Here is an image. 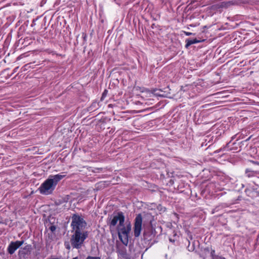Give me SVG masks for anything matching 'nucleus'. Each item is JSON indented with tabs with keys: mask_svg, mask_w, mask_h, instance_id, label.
I'll return each mask as SVG.
<instances>
[{
	"mask_svg": "<svg viewBox=\"0 0 259 259\" xmlns=\"http://www.w3.org/2000/svg\"><path fill=\"white\" fill-rule=\"evenodd\" d=\"M142 224V217L141 214H138L135 220L134 235L139 237L141 234Z\"/></svg>",
	"mask_w": 259,
	"mask_h": 259,
	"instance_id": "39448f33",
	"label": "nucleus"
},
{
	"mask_svg": "<svg viewBox=\"0 0 259 259\" xmlns=\"http://www.w3.org/2000/svg\"><path fill=\"white\" fill-rule=\"evenodd\" d=\"M62 174L49 176V178L45 181L39 188V192L44 195L51 194L55 190L59 182L65 177V175Z\"/></svg>",
	"mask_w": 259,
	"mask_h": 259,
	"instance_id": "f257e3e1",
	"label": "nucleus"
},
{
	"mask_svg": "<svg viewBox=\"0 0 259 259\" xmlns=\"http://www.w3.org/2000/svg\"><path fill=\"white\" fill-rule=\"evenodd\" d=\"M88 236V233L87 231L74 232L71 238L72 246L77 249L80 248Z\"/></svg>",
	"mask_w": 259,
	"mask_h": 259,
	"instance_id": "f03ea898",
	"label": "nucleus"
},
{
	"mask_svg": "<svg viewBox=\"0 0 259 259\" xmlns=\"http://www.w3.org/2000/svg\"><path fill=\"white\" fill-rule=\"evenodd\" d=\"M185 34L187 35V36H189V35H191L192 34H193L191 32H185Z\"/></svg>",
	"mask_w": 259,
	"mask_h": 259,
	"instance_id": "f8f14e48",
	"label": "nucleus"
},
{
	"mask_svg": "<svg viewBox=\"0 0 259 259\" xmlns=\"http://www.w3.org/2000/svg\"><path fill=\"white\" fill-rule=\"evenodd\" d=\"M86 225V222L83 218L76 214L73 215L71 226L74 232H81V230L85 228Z\"/></svg>",
	"mask_w": 259,
	"mask_h": 259,
	"instance_id": "7ed1b4c3",
	"label": "nucleus"
},
{
	"mask_svg": "<svg viewBox=\"0 0 259 259\" xmlns=\"http://www.w3.org/2000/svg\"><path fill=\"white\" fill-rule=\"evenodd\" d=\"M86 259H101L100 257L91 256H89Z\"/></svg>",
	"mask_w": 259,
	"mask_h": 259,
	"instance_id": "9d476101",
	"label": "nucleus"
},
{
	"mask_svg": "<svg viewBox=\"0 0 259 259\" xmlns=\"http://www.w3.org/2000/svg\"><path fill=\"white\" fill-rule=\"evenodd\" d=\"M65 245L66 248H67L68 249H69L70 248V245L68 243H67V244L65 243Z\"/></svg>",
	"mask_w": 259,
	"mask_h": 259,
	"instance_id": "ddd939ff",
	"label": "nucleus"
},
{
	"mask_svg": "<svg viewBox=\"0 0 259 259\" xmlns=\"http://www.w3.org/2000/svg\"><path fill=\"white\" fill-rule=\"evenodd\" d=\"M72 259H78V258H77V257H74V258H72Z\"/></svg>",
	"mask_w": 259,
	"mask_h": 259,
	"instance_id": "2eb2a0df",
	"label": "nucleus"
},
{
	"mask_svg": "<svg viewBox=\"0 0 259 259\" xmlns=\"http://www.w3.org/2000/svg\"><path fill=\"white\" fill-rule=\"evenodd\" d=\"M23 243V241H16L15 242H11L8 248L9 253L11 254H13Z\"/></svg>",
	"mask_w": 259,
	"mask_h": 259,
	"instance_id": "0eeeda50",
	"label": "nucleus"
},
{
	"mask_svg": "<svg viewBox=\"0 0 259 259\" xmlns=\"http://www.w3.org/2000/svg\"><path fill=\"white\" fill-rule=\"evenodd\" d=\"M118 222H119L118 226L122 227L124 222V216L121 212H118L113 217L110 222V225L115 226Z\"/></svg>",
	"mask_w": 259,
	"mask_h": 259,
	"instance_id": "423d86ee",
	"label": "nucleus"
},
{
	"mask_svg": "<svg viewBox=\"0 0 259 259\" xmlns=\"http://www.w3.org/2000/svg\"><path fill=\"white\" fill-rule=\"evenodd\" d=\"M50 229L52 232H54L56 230V227L55 226H51L50 228Z\"/></svg>",
	"mask_w": 259,
	"mask_h": 259,
	"instance_id": "9b49d317",
	"label": "nucleus"
},
{
	"mask_svg": "<svg viewBox=\"0 0 259 259\" xmlns=\"http://www.w3.org/2000/svg\"><path fill=\"white\" fill-rule=\"evenodd\" d=\"M235 4L236 2L235 1L224 2L222 3L221 6L222 8H228L232 5H235Z\"/></svg>",
	"mask_w": 259,
	"mask_h": 259,
	"instance_id": "6e6552de",
	"label": "nucleus"
},
{
	"mask_svg": "<svg viewBox=\"0 0 259 259\" xmlns=\"http://www.w3.org/2000/svg\"><path fill=\"white\" fill-rule=\"evenodd\" d=\"M105 95H106V91H105L103 93V96H104Z\"/></svg>",
	"mask_w": 259,
	"mask_h": 259,
	"instance_id": "4468645a",
	"label": "nucleus"
},
{
	"mask_svg": "<svg viewBox=\"0 0 259 259\" xmlns=\"http://www.w3.org/2000/svg\"><path fill=\"white\" fill-rule=\"evenodd\" d=\"M186 42H187V44L186 45V47L188 48L189 46H191V45L199 42H200V41L195 38V39H187L186 40Z\"/></svg>",
	"mask_w": 259,
	"mask_h": 259,
	"instance_id": "1a4fd4ad",
	"label": "nucleus"
},
{
	"mask_svg": "<svg viewBox=\"0 0 259 259\" xmlns=\"http://www.w3.org/2000/svg\"><path fill=\"white\" fill-rule=\"evenodd\" d=\"M131 230V226L130 224L127 225L126 227L123 225L122 227H118V235L119 238L123 244L127 245L128 243V235Z\"/></svg>",
	"mask_w": 259,
	"mask_h": 259,
	"instance_id": "20e7f679",
	"label": "nucleus"
}]
</instances>
